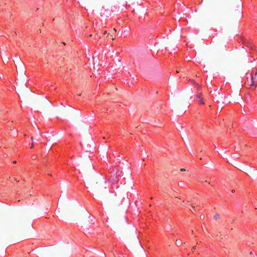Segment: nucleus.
<instances>
[{"mask_svg": "<svg viewBox=\"0 0 257 257\" xmlns=\"http://www.w3.org/2000/svg\"><path fill=\"white\" fill-rule=\"evenodd\" d=\"M245 84L250 87H257V73L254 71L250 74V77L247 78Z\"/></svg>", "mask_w": 257, "mask_h": 257, "instance_id": "obj_1", "label": "nucleus"}, {"mask_svg": "<svg viewBox=\"0 0 257 257\" xmlns=\"http://www.w3.org/2000/svg\"><path fill=\"white\" fill-rule=\"evenodd\" d=\"M243 44L244 46L247 47L250 50L255 51L256 50V47L253 44L251 41L242 39Z\"/></svg>", "mask_w": 257, "mask_h": 257, "instance_id": "obj_2", "label": "nucleus"}, {"mask_svg": "<svg viewBox=\"0 0 257 257\" xmlns=\"http://www.w3.org/2000/svg\"><path fill=\"white\" fill-rule=\"evenodd\" d=\"M196 100L198 102H199L201 104H204V102L202 97V93H198L196 95Z\"/></svg>", "mask_w": 257, "mask_h": 257, "instance_id": "obj_3", "label": "nucleus"}, {"mask_svg": "<svg viewBox=\"0 0 257 257\" xmlns=\"http://www.w3.org/2000/svg\"><path fill=\"white\" fill-rule=\"evenodd\" d=\"M219 217V215L218 214H216L214 215V218L215 219V220H217Z\"/></svg>", "mask_w": 257, "mask_h": 257, "instance_id": "obj_4", "label": "nucleus"}, {"mask_svg": "<svg viewBox=\"0 0 257 257\" xmlns=\"http://www.w3.org/2000/svg\"><path fill=\"white\" fill-rule=\"evenodd\" d=\"M181 171H182V172L185 171V169H181Z\"/></svg>", "mask_w": 257, "mask_h": 257, "instance_id": "obj_5", "label": "nucleus"}, {"mask_svg": "<svg viewBox=\"0 0 257 257\" xmlns=\"http://www.w3.org/2000/svg\"><path fill=\"white\" fill-rule=\"evenodd\" d=\"M116 29H113V32L114 33H115V32H116Z\"/></svg>", "mask_w": 257, "mask_h": 257, "instance_id": "obj_6", "label": "nucleus"}, {"mask_svg": "<svg viewBox=\"0 0 257 257\" xmlns=\"http://www.w3.org/2000/svg\"><path fill=\"white\" fill-rule=\"evenodd\" d=\"M195 249H196V246H194L193 248V249L195 250Z\"/></svg>", "mask_w": 257, "mask_h": 257, "instance_id": "obj_7", "label": "nucleus"}, {"mask_svg": "<svg viewBox=\"0 0 257 257\" xmlns=\"http://www.w3.org/2000/svg\"><path fill=\"white\" fill-rule=\"evenodd\" d=\"M13 163H14V164H16V161H14L13 162Z\"/></svg>", "mask_w": 257, "mask_h": 257, "instance_id": "obj_8", "label": "nucleus"}, {"mask_svg": "<svg viewBox=\"0 0 257 257\" xmlns=\"http://www.w3.org/2000/svg\"><path fill=\"white\" fill-rule=\"evenodd\" d=\"M191 207L193 208H194V207H195V206L192 205H191Z\"/></svg>", "mask_w": 257, "mask_h": 257, "instance_id": "obj_9", "label": "nucleus"}, {"mask_svg": "<svg viewBox=\"0 0 257 257\" xmlns=\"http://www.w3.org/2000/svg\"><path fill=\"white\" fill-rule=\"evenodd\" d=\"M178 200H179V199H177H177H176V201L178 202Z\"/></svg>", "mask_w": 257, "mask_h": 257, "instance_id": "obj_10", "label": "nucleus"}]
</instances>
